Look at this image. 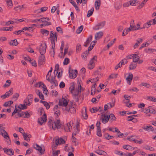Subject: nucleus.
<instances>
[{"mask_svg": "<svg viewBox=\"0 0 156 156\" xmlns=\"http://www.w3.org/2000/svg\"><path fill=\"white\" fill-rule=\"evenodd\" d=\"M133 62H137L140 59V57L137 55L136 54L133 55Z\"/></svg>", "mask_w": 156, "mask_h": 156, "instance_id": "obj_27", "label": "nucleus"}, {"mask_svg": "<svg viewBox=\"0 0 156 156\" xmlns=\"http://www.w3.org/2000/svg\"><path fill=\"white\" fill-rule=\"evenodd\" d=\"M96 83H95L92 87L91 89V91H93L94 92L96 93Z\"/></svg>", "mask_w": 156, "mask_h": 156, "instance_id": "obj_52", "label": "nucleus"}, {"mask_svg": "<svg viewBox=\"0 0 156 156\" xmlns=\"http://www.w3.org/2000/svg\"><path fill=\"white\" fill-rule=\"evenodd\" d=\"M57 40V37H55L54 36V37H53L52 38H51V43L52 44V48L53 49V55H54L55 53V41H56Z\"/></svg>", "mask_w": 156, "mask_h": 156, "instance_id": "obj_12", "label": "nucleus"}, {"mask_svg": "<svg viewBox=\"0 0 156 156\" xmlns=\"http://www.w3.org/2000/svg\"><path fill=\"white\" fill-rule=\"evenodd\" d=\"M76 51H77L81 50V45L79 44H77L76 46Z\"/></svg>", "mask_w": 156, "mask_h": 156, "instance_id": "obj_62", "label": "nucleus"}, {"mask_svg": "<svg viewBox=\"0 0 156 156\" xmlns=\"http://www.w3.org/2000/svg\"><path fill=\"white\" fill-rule=\"evenodd\" d=\"M28 105L24 104H20V106H18V108H20L21 110L26 109L27 108V106Z\"/></svg>", "mask_w": 156, "mask_h": 156, "instance_id": "obj_31", "label": "nucleus"}, {"mask_svg": "<svg viewBox=\"0 0 156 156\" xmlns=\"http://www.w3.org/2000/svg\"><path fill=\"white\" fill-rule=\"evenodd\" d=\"M35 92L39 98L41 100H44V96L42 93L38 90H36Z\"/></svg>", "mask_w": 156, "mask_h": 156, "instance_id": "obj_21", "label": "nucleus"}, {"mask_svg": "<svg viewBox=\"0 0 156 156\" xmlns=\"http://www.w3.org/2000/svg\"><path fill=\"white\" fill-rule=\"evenodd\" d=\"M33 98V95L32 94H29L26 99L24 101L25 103L27 105H30L32 103Z\"/></svg>", "mask_w": 156, "mask_h": 156, "instance_id": "obj_2", "label": "nucleus"}, {"mask_svg": "<svg viewBox=\"0 0 156 156\" xmlns=\"http://www.w3.org/2000/svg\"><path fill=\"white\" fill-rule=\"evenodd\" d=\"M128 62L126 59L124 58L121 60V62H120V63L122 65H125Z\"/></svg>", "mask_w": 156, "mask_h": 156, "instance_id": "obj_58", "label": "nucleus"}, {"mask_svg": "<svg viewBox=\"0 0 156 156\" xmlns=\"http://www.w3.org/2000/svg\"><path fill=\"white\" fill-rule=\"evenodd\" d=\"M71 128V126H70V124L69 123H67L66 126L63 125V127H62V129H63L66 132L70 131V128Z\"/></svg>", "mask_w": 156, "mask_h": 156, "instance_id": "obj_17", "label": "nucleus"}, {"mask_svg": "<svg viewBox=\"0 0 156 156\" xmlns=\"http://www.w3.org/2000/svg\"><path fill=\"white\" fill-rule=\"evenodd\" d=\"M23 137L24 139L27 141H30V139L29 138V136H31V135L29 134L28 135H27L26 133H24L23 134Z\"/></svg>", "mask_w": 156, "mask_h": 156, "instance_id": "obj_32", "label": "nucleus"}, {"mask_svg": "<svg viewBox=\"0 0 156 156\" xmlns=\"http://www.w3.org/2000/svg\"><path fill=\"white\" fill-rule=\"evenodd\" d=\"M89 53L87 52L86 51L83 52L81 56L82 58L85 60L87 59V56L88 55Z\"/></svg>", "mask_w": 156, "mask_h": 156, "instance_id": "obj_39", "label": "nucleus"}, {"mask_svg": "<svg viewBox=\"0 0 156 156\" xmlns=\"http://www.w3.org/2000/svg\"><path fill=\"white\" fill-rule=\"evenodd\" d=\"M69 112L71 114H74L76 112V110L75 108L73 107L72 104L70 105V108Z\"/></svg>", "mask_w": 156, "mask_h": 156, "instance_id": "obj_35", "label": "nucleus"}, {"mask_svg": "<svg viewBox=\"0 0 156 156\" xmlns=\"http://www.w3.org/2000/svg\"><path fill=\"white\" fill-rule=\"evenodd\" d=\"M69 78L71 79H74L77 76L78 73L77 70L75 69L74 70L73 69H69Z\"/></svg>", "mask_w": 156, "mask_h": 156, "instance_id": "obj_3", "label": "nucleus"}, {"mask_svg": "<svg viewBox=\"0 0 156 156\" xmlns=\"http://www.w3.org/2000/svg\"><path fill=\"white\" fill-rule=\"evenodd\" d=\"M129 119H127L128 121H132L133 119L136 120V118H134L133 115L129 116H128Z\"/></svg>", "mask_w": 156, "mask_h": 156, "instance_id": "obj_64", "label": "nucleus"}, {"mask_svg": "<svg viewBox=\"0 0 156 156\" xmlns=\"http://www.w3.org/2000/svg\"><path fill=\"white\" fill-rule=\"evenodd\" d=\"M41 33L45 36H47L49 34V31L44 29H42L41 30Z\"/></svg>", "mask_w": 156, "mask_h": 156, "instance_id": "obj_34", "label": "nucleus"}, {"mask_svg": "<svg viewBox=\"0 0 156 156\" xmlns=\"http://www.w3.org/2000/svg\"><path fill=\"white\" fill-rule=\"evenodd\" d=\"M133 78V75L131 73H129V76L126 79L127 83L129 85L131 84V81Z\"/></svg>", "mask_w": 156, "mask_h": 156, "instance_id": "obj_18", "label": "nucleus"}, {"mask_svg": "<svg viewBox=\"0 0 156 156\" xmlns=\"http://www.w3.org/2000/svg\"><path fill=\"white\" fill-rule=\"evenodd\" d=\"M123 147L128 150H133L135 148H137L136 147H133L129 145H124L123 146Z\"/></svg>", "mask_w": 156, "mask_h": 156, "instance_id": "obj_26", "label": "nucleus"}, {"mask_svg": "<svg viewBox=\"0 0 156 156\" xmlns=\"http://www.w3.org/2000/svg\"><path fill=\"white\" fill-rule=\"evenodd\" d=\"M33 147L37 150L41 154L44 153V150L42 149V147L37 144H34L33 145Z\"/></svg>", "mask_w": 156, "mask_h": 156, "instance_id": "obj_9", "label": "nucleus"}, {"mask_svg": "<svg viewBox=\"0 0 156 156\" xmlns=\"http://www.w3.org/2000/svg\"><path fill=\"white\" fill-rule=\"evenodd\" d=\"M151 22H153V23L152 24L153 25H154L156 24V18L155 17L153 20H150L149 21H148L147 23V24H149L150 25V26L151 25Z\"/></svg>", "mask_w": 156, "mask_h": 156, "instance_id": "obj_33", "label": "nucleus"}, {"mask_svg": "<svg viewBox=\"0 0 156 156\" xmlns=\"http://www.w3.org/2000/svg\"><path fill=\"white\" fill-rule=\"evenodd\" d=\"M11 81L10 80H8L6 81V83H5L4 85V87H7L10 86L11 83Z\"/></svg>", "mask_w": 156, "mask_h": 156, "instance_id": "obj_53", "label": "nucleus"}, {"mask_svg": "<svg viewBox=\"0 0 156 156\" xmlns=\"http://www.w3.org/2000/svg\"><path fill=\"white\" fill-rule=\"evenodd\" d=\"M47 120L46 115L45 113H44L42 116L38 119V122L40 124L42 125L43 123L46 122Z\"/></svg>", "mask_w": 156, "mask_h": 156, "instance_id": "obj_8", "label": "nucleus"}, {"mask_svg": "<svg viewBox=\"0 0 156 156\" xmlns=\"http://www.w3.org/2000/svg\"><path fill=\"white\" fill-rule=\"evenodd\" d=\"M69 15L67 14H65L61 16V17L62 20L65 22L67 21V18H69Z\"/></svg>", "mask_w": 156, "mask_h": 156, "instance_id": "obj_25", "label": "nucleus"}, {"mask_svg": "<svg viewBox=\"0 0 156 156\" xmlns=\"http://www.w3.org/2000/svg\"><path fill=\"white\" fill-rule=\"evenodd\" d=\"M59 67V65L58 64H57L55 66V69L54 70V74H55V72H56V75L58 72V69Z\"/></svg>", "mask_w": 156, "mask_h": 156, "instance_id": "obj_51", "label": "nucleus"}, {"mask_svg": "<svg viewBox=\"0 0 156 156\" xmlns=\"http://www.w3.org/2000/svg\"><path fill=\"white\" fill-rule=\"evenodd\" d=\"M102 122L104 124L107 123L109 120V118L108 116L106 115L105 114H102L101 115Z\"/></svg>", "mask_w": 156, "mask_h": 156, "instance_id": "obj_15", "label": "nucleus"}, {"mask_svg": "<svg viewBox=\"0 0 156 156\" xmlns=\"http://www.w3.org/2000/svg\"><path fill=\"white\" fill-rule=\"evenodd\" d=\"M31 112L30 111H27L25 112H24V115L25 116L23 117V118H28L30 117L31 115Z\"/></svg>", "mask_w": 156, "mask_h": 156, "instance_id": "obj_36", "label": "nucleus"}, {"mask_svg": "<svg viewBox=\"0 0 156 156\" xmlns=\"http://www.w3.org/2000/svg\"><path fill=\"white\" fill-rule=\"evenodd\" d=\"M19 96V94L18 93H16L13 95L12 99H15V100L16 101Z\"/></svg>", "mask_w": 156, "mask_h": 156, "instance_id": "obj_59", "label": "nucleus"}, {"mask_svg": "<svg viewBox=\"0 0 156 156\" xmlns=\"http://www.w3.org/2000/svg\"><path fill=\"white\" fill-rule=\"evenodd\" d=\"M142 128L147 131H154L153 127L151 126H144L142 127Z\"/></svg>", "mask_w": 156, "mask_h": 156, "instance_id": "obj_23", "label": "nucleus"}, {"mask_svg": "<svg viewBox=\"0 0 156 156\" xmlns=\"http://www.w3.org/2000/svg\"><path fill=\"white\" fill-rule=\"evenodd\" d=\"M18 44V43L16 39H14L12 40L9 43V44L10 45L14 46H17Z\"/></svg>", "mask_w": 156, "mask_h": 156, "instance_id": "obj_29", "label": "nucleus"}, {"mask_svg": "<svg viewBox=\"0 0 156 156\" xmlns=\"http://www.w3.org/2000/svg\"><path fill=\"white\" fill-rule=\"evenodd\" d=\"M136 64H131L129 66V69L130 70H133L135 69L136 67Z\"/></svg>", "mask_w": 156, "mask_h": 156, "instance_id": "obj_47", "label": "nucleus"}, {"mask_svg": "<svg viewBox=\"0 0 156 156\" xmlns=\"http://www.w3.org/2000/svg\"><path fill=\"white\" fill-rule=\"evenodd\" d=\"M155 50H156L155 49L149 48L147 49H145L144 51L146 53H151L154 52L155 51Z\"/></svg>", "mask_w": 156, "mask_h": 156, "instance_id": "obj_48", "label": "nucleus"}, {"mask_svg": "<svg viewBox=\"0 0 156 156\" xmlns=\"http://www.w3.org/2000/svg\"><path fill=\"white\" fill-rule=\"evenodd\" d=\"M77 93L73 94V95L74 96V98L75 101L76 102H78L79 99L78 95L81 92V86L80 83L78 85V89L77 90Z\"/></svg>", "mask_w": 156, "mask_h": 156, "instance_id": "obj_4", "label": "nucleus"}, {"mask_svg": "<svg viewBox=\"0 0 156 156\" xmlns=\"http://www.w3.org/2000/svg\"><path fill=\"white\" fill-rule=\"evenodd\" d=\"M0 132H1V134L4 138L7 140H9V141L8 142V143L10 144L11 143V140L7 132L4 129L0 130Z\"/></svg>", "mask_w": 156, "mask_h": 156, "instance_id": "obj_6", "label": "nucleus"}, {"mask_svg": "<svg viewBox=\"0 0 156 156\" xmlns=\"http://www.w3.org/2000/svg\"><path fill=\"white\" fill-rule=\"evenodd\" d=\"M139 1L137 0H133L129 1L130 5L135 6L137 5Z\"/></svg>", "mask_w": 156, "mask_h": 156, "instance_id": "obj_45", "label": "nucleus"}, {"mask_svg": "<svg viewBox=\"0 0 156 156\" xmlns=\"http://www.w3.org/2000/svg\"><path fill=\"white\" fill-rule=\"evenodd\" d=\"M13 103V102L12 101H8L5 102L3 104V106L5 107H7L8 106L10 105Z\"/></svg>", "mask_w": 156, "mask_h": 156, "instance_id": "obj_37", "label": "nucleus"}, {"mask_svg": "<svg viewBox=\"0 0 156 156\" xmlns=\"http://www.w3.org/2000/svg\"><path fill=\"white\" fill-rule=\"evenodd\" d=\"M105 21H103L101 22L98 23L97 25L93 27V29L95 30H98L102 28L105 25Z\"/></svg>", "mask_w": 156, "mask_h": 156, "instance_id": "obj_7", "label": "nucleus"}, {"mask_svg": "<svg viewBox=\"0 0 156 156\" xmlns=\"http://www.w3.org/2000/svg\"><path fill=\"white\" fill-rule=\"evenodd\" d=\"M41 22L43 23L47 22V21L50 20L48 17H43L41 18Z\"/></svg>", "mask_w": 156, "mask_h": 156, "instance_id": "obj_49", "label": "nucleus"}, {"mask_svg": "<svg viewBox=\"0 0 156 156\" xmlns=\"http://www.w3.org/2000/svg\"><path fill=\"white\" fill-rule=\"evenodd\" d=\"M115 153L116 154H118L119 155L123 156H127V155L125 153H124L123 154L122 152H121L120 151H115Z\"/></svg>", "mask_w": 156, "mask_h": 156, "instance_id": "obj_41", "label": "nucleus"}, {"mask_svg": "<svg viewBox=\"0 0 156 156\" xmlns=\"http://www.w3.org/2000/svg\"><path fill=\"white\" fill-rule=\"evenodd\" d=\"M45 59L44 55H41L39 58L38 65L39 66L43 64V63L45 62Z\"/></svg>", "mask_w": 156, "mask_h": 156, "instance_id": "obj_14", "label": "nucleus"}, {"mask_svg": "<svg viewBox=\"0 0 156 156\" xmlns=\"http://www.w3.org/2000/svg\"><path fill=\"white\" fill-rule=\"evenodd\" d=\"M4 152L9 156H12L14 154V152L12 149H8L6 148L3 149Z\"/></svg>", "mask_w": 156, "mask_h": 156, "instance_id": "obj_10", "label": "nucleus"}, {"mask_svg": "<svg viewBox=\"0 0 156 156\" xmlns=\"http://www.w3.org/2000/svg\"><path fill=\"white\" fill-rule=\"evenodd\" d=\"M83 28V26L82 25L80 27H79L78 29L76 30V32L77 34H80L82 31Z\"/></svg>", "mask_w": 156, "mask_h": 156, "instance_id": "obj_42", "label": "nucleus"}, {"mask_svg": "<svg viewBox=\"0 0 156 156\" xmlns=\"http://www.w3.org/2000/svg\"><path fill=\"white\" fill-rule=\"evenodd\" d=\"M82 113L83 118L85 119H87L88 115L87 113V109L86 108H85V111H83Z\"/></svg>", "mask_w": 156, "mask_h": 156, "instance_id": "obj_30", "label": "nucleus"}, {"mask_svg": "<svg viewBox=\"0 0 156 156\" xmlns=\"http://www.w3.org/2000/svg\"><path fill=\"white\" fill-rule=\"evenodd\" d=\"M42 87L43 88V91L44 93L45 92L46 94H47V93H48V90L47 89V87L44 84H43Z\"/></svg>", "mask_w": 156, "mask_h": 156, "instance_id": "obj_54", "label": "nucleus"}, {"mask_svg": "<svg viewBox=\"0 0 156 156\" xmlns=\"http://www.w3.org/2000/svg\"><path fill=\"white\" fill-rule=\"evenodd\" d=\"M55 144L56 146L58 144H64L65 143V141L62 138L56 139L55 141Z\"/></svg>", "mask_w": 156, "mask_h": 156, "instance_id": "obj_19", "label": "nucleus"}, {"mask_svg": "<svg viewBox=\"0 0 156 156\" xmlns=\"http://www.w3.org/2000/svg\"><path fill=\"white\" fill-rule=\"evenodd\" d=\"M79 127V124H77L76 125V131L75 132H74L73 133V136H75L77 133H78L79 132V130L78 127Z\"/></svg>", "mask_w": 156, "mask_h": 156, "instance_id": "obj_46", "label": "nucleus"}, {"mask_svg": "<svg viewBox=\"0 0 156 156\" xmlns=\"http://www.w3.org/2000/svg\"><path fill=\"white\" fill-rule=\"evenodd\" d=\"M117 74H112L109 76L108 79V80L116 78L117 77Z\"/></svg>", "mask_w": 156, "mask_h": 156, "instance_id": "obj_50", "label": "nucleus"}, {"mask_svg": "<svg viewBox=\"0 0 156 156\" xmlns=\"http://www.w3.org/2000/svg\"><path fill=\"white\" fill-rule=\"evenodd\" d=\"M70 108V105H69L67 106H64L62 108V110L63 111H66L68 112H69Z\"/></svg>", "mask_w": 156, "mask_h": 156, "instance_id": "obj_43", "label": "nucleus"}, {"mask_svg": "<svg viewBox=\"0 0 156 156\" xmlns=\"http://www.w3.org/2000/svg\"><path fill=\"white\" fill-rule=\"evenodd\" d=\"M97 135L99 137L102 136V134L101 131V129H97Z\"/></svg>", "mask_w": 156, "mask_h": 156, "instance_id": "obj_56", "label": "nucleus"}, {"mask_svg": "<svg viewBox=\"0 0 156 156\" xmlns=\"http://www.w3.org/2000/svg\"><path fill=\"white\" fill-rule=\"evenodd\" d=\"M134 23V20L133 22H131V23H130V26L129 28H126L124 29V30L126 32V34H128V32H129L131 30H133V27H134L133 26L131 25V24L132 23L133 24Z\"/></svg>", "mask_w": 156, "mask_h": 156, "instance_id": "obj_22", "label": "nucleus"}, {"mask_svg": "<svg viewBox=\"0 0 156 156\" xmlns=\"http://www.w3.org/2000/svg\"><path fill=\"white\" fill-rule=\"evenodd\" d=\"M48 125L50 129L55 130L56 129H62L63 124L61 122L59 119L57 120L56 121L52 122L51 119H49L48 123Z\"/></svg>", "mask_w": 156, "mask_h": 156, "instance_id": "obj_1", "label": "nucleus"}, {"mask_svg": "<svg viewBox=\"0 0 156 156\" xmlns=\"http://www.w3.org/2000/svg\"><path fill=\"white\" fill-rule=\"evenodd\" d=\"M94 152L99 155H102L104 156H106L107 155V153L105 151L101 150L98 149L94 151Z\"/></svg>", "mask_w": 156, "mask_h": 156, "instance_id": "obj_20", "label": "nucleus"}, {"mask_svg": "<svg viewBox=\"0 0 156 156\" xmlns=\"http://www.w3.org/2000/svg\"><path fill=\"white\" fill-rule=\"evenodd\" d=\"M103 35V33L102 31H100L96 34L95 35V39L96 40H98L101 38Z\"/></svg>", "mask_w": 156, "mask_h": 156, "instance_id": "obj_16", "label": "nucleus"}, {"mask_svg": "<svg viewBox=\"0 0 156 156\" xmlns=\"http://www.w3.org/2000/svg\"><path fill=\"white\" fill-rule=\"evenodd\" d=\"M13 93V89L12 88H11L9 91L6 92L5 94L7 95V97H9L10 95L12 94Z\"/></svg>", "mask_w": 156, "mask_h": 156, "instance_id": "obj_40", "label": "nucleus"}, {"mask_svg": "<svg viewBox=\"0 0 156 156\" xmlns=\"http://www.w3.org/2000/svg\"><path fill=\"white\" fill-rule=\"evenodd\" d=\"M101 5V0H97L95 1L94 4L95 8L96 10H98L99 9L100 6Z\"/></svg>", "mask_w": 156, "mask_h": 156, "instance_id": "obj_24", "label": "nucleus"}, {"mask_svg": "<svg viewBox=\"0 0 156 156\" xmlns=\"http://www.w3.org/2000/svg\"><path fill=\"white\" fill-rule=\"evenodd\" d=\"M108 117L109 119H110L111 121H115L116 120V118L113 114H111L108 115Z\"/></svg>", "mask_w": 156, "mask_h": 156, "instance_id": "obj_28", "label": "nucleus"}, {"mask_svg": "<svg viewBox=\"0 0 156 156\" xmlns=\"http://www.w3.org/2000/svg\"><path fill=\"white\" fill-rule=\"evenodd\" d=\"M120 91V90H113L112 91V93H113L114 95H116L118 94L119 93Z\"/></svg>", "mask_w": 156, "mask_h": 156, "instance_id": "obj_61", "label": "nucleus"}, {"mask_svg": "<svg viewBox=\"0 0 156 156\" xmlns=\"http://www.w3.org/2000/svg\"><path fill=\"white\" fill-rule=\"evenodd\" d=\"M115 7L117 10L119 9L121 7V5L119 3H117L115 4Z\"/></svg>", "mask_w": 156, "mask_h": 156, "instance_id": "obj_57", "label": "nucleus"}, {"mask_svg": "<svg viewBox=\"0 0 156 156\" xmlns=\"http://www.w3.org/2000/svg\"><path fill=\"white\" fill-rule=\"evenodd\" d=\"M46 48L47 46L46 43L44 44V46L42 44H41L39 50L41 55H44L45 53Z\"/></svg>", "mask_w": 156, "mask_h": 156, "instance_id": "obj_11", "label": "nucleus"}, {"mask_svg": "<svg viewBox=\"0 0 156 156\" xmlns=\"http://www.w3.org/2000/svg\"><path fill=\"white\" fill-rule=\"evenodd\" d=\"M68 101H69V100L68 98H62V99L59 100L58 105L60 106H67Z\"/></svg>", "mask_w": 156, "mask_h": 156, "instance_id": "obj_5", "label": "nucleus"}, {"mask_svg": "<svg viewBox=\"0 0 156 156\" xmlns=\"http://www.w3.org/2000/svg\"><path fill=\"white\" fill-rule=\"evenodd\" d=\"M69 62V59L67 58H65L64 62L63 64L64 65H67Z\"/></svg>", "mask_w": 156, "mask_h": 156, "instance_id": "obj_55", "label": "nucleus"}, {"mask_svg": "<svg viewBox=\"0 0 156 156\" xmlns=\"http://www.w3.org/2000/svg\"><path fill=\"white\" fill-rule=\"evenodd\" d=\"M141 85L147 88H149L151 86L150 84L147 83H142L141 84Z\"/></svg>", "mask_w": 156, "mask_h": 156, "instance_id": "obj_63", "label": "nucleus"}, {"mask_svg": "<svg viewBox=\"0 0 156 156\" xmlns=\"http://www.w3.org/2000/svg\"><path fill=\"white\" fill-rule=\"evenodd\" d=\"M148 109L145 108L143 110V111L144 113H147L149 112L152 113L153 114H156V111L155 112V110H154L153 111H152L151 109L152 108V107L150 106L148 107Z\"/></svg>", "mask_w": 156, "mask_h": 156, "instance_id": "obj_13", "label": "nucleus"}, {"mask_svg": "<svg viewBox=\"0 0 156 156\" xmlns=\"http://www.w3.org/2000/svg\"><path fill=\"white\" fill-rule=\"evenodd\" d=\"M127 140H129L130 141H134L135 139L134 138V136H131L130 137H128L126 139Z\"/></svg>", "mask_w": 156, "mask_h": 156, "instance_id": "obj_60", "label": "nucleus"}, {"mask_svg": "<svg viewBox=\"0 0 156 156\" xmlns=\"http://www.w3.org/2000/svg\"><path fill=\"white\" fill-rule=\"evenodd\" d=\"M94 67V62L90 63L89 62V63L88 65V68L90 69H91Z\"/></svg>", "mask_w": 156, "mask_h": 156, "instance_id": "obj_44", "label": "nucleus"}, {"mask_svg": "<svg viewBox=\"0 0 156 156\" xmlns=\"http://www.w3.org/2000/svg\"><path fill=\"white\" fill-rule=\"evenodd\" d=\"M94 11V8L93 7H92L91 9L88 11L87 16L88 17L91 16L93 14Z\"/></svg>", "mask_w": 156, "mask_h": 156, "instance_id": "obj_38", "label": "nucleus"}]
</instances>
